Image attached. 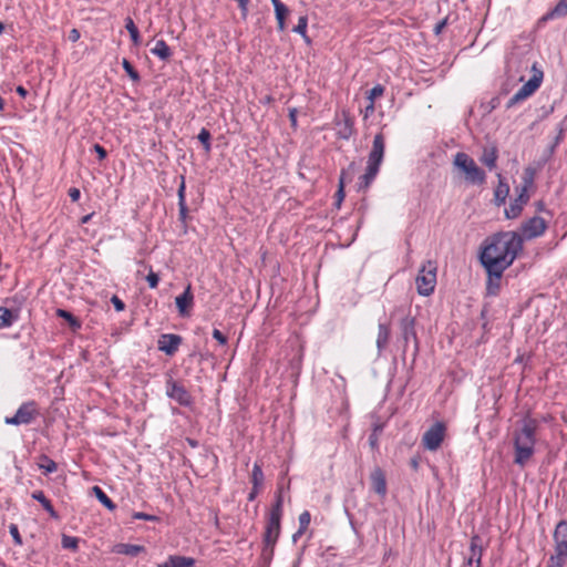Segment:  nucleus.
<instances>
[{
    "label": "nucleus",
    "instance_id": "f257e3e1",
    "mask_svg": "<svg viewBox=\"0 0 567 567\" xmlns=\"http://www.w3.org/2000/svg\"><path fill=\"white\" fill-rule=\"evenodd\" d=\"M522 247L520 237L513 231L501 233L489 238L481 254V261L493 278L498 281L503 271L509 267Z\"/></svg>",
    "mask_w": 567,
    "mask_h": 567
},
{
    "label": "nucleus",
    "instance_id": "f03ea898",
    "mask_svg": "<svg viewBox=\"0 0 567 567\" xmlns=\"http://www.w3.org/2000/svg\"><path fill=\"white\" fill-rule=\"evenodd\" d=\"M537 424L533 420L523 422L520 429L514 435L515 458L514 462L519 466H525L532 458L535 451V433Z\"/></svg>",
    "mask_w": 567,
    "mask_h": 567
},
{
    "label": "nucleus",
    "instance_id": "7ed1b4c3",
    "mask_svg": "<svg viewBox=\"0 0 567 567\" xmlns=\"http://www.w3.org/2000/svg\"><path fill=\"white\" fill-rule=\"evenodd\" d=\"M384 156V137L382 134L374 136L372 150L369 154L367 171L361 177L359 189H367L375 178Z\"/></svg>",
    "mask_w": 567,
    "mask_h": 567
},
{
    "label": "nucleus",
    "instance_id": "20e7f679",
    "mask_svg": "<svg viewBox=\"0 0 567 567\" xmlns=\"http://www.w3.org/2000/svg\"><path fill=\"white\" fill-rule=\"evenodd\" d=\"M454 167L463 175L464 179L473 185H482L485 182V173L475 161L466 153L458 152L453 159Z\"/></svg>",
    "mask_w": 567,
    "mask_h": 567
},
{
    "label": "nucleus",
    "instance_id": "39448f33",
    "mask_svg": "<svg viewBox=\"0 0 567 567\" xmlns=\"http://www.w3.org/2000/svg\"><path fill=\"white\" fill-rule=\"evenodd\" d=\"M436 264L434 261H426L422 265L415 278V286L417 293L427 297L434 292L436 286Z\"/></svg>",
    "mask_w": 567,
    "mask_h": 567
},
{
    "label": "nucleus",
    "instance_id": "423d86ee",
    "mask_svg": "<svg viewBox=\"0 0 567 567\" xmlns=\"http://www.w3.org/2000/svg\"><path fill=\"white\" fill-rule=\"evenodd\" d=\"M533 76L511 97L508 101V107L526 100L533 95L536 90L540 86L543 81V72L533 65Z\"/></svg>",
    "mask_w": 567,
    "mask_h": 567
},
{
    "label": "nucleus",
    "instance_id": "0eeeda50",
    "mask_svg": "<svg viewBox=\"0 0 567 567\" xmlns=\"http://www.w3.org/2000/svg\"><path fill=\"white\" fill-rule=\"evenodd\" d=\"M445 433L446 427L443 423L436 422L431 425L422 436V444L424 449L429 451H436L441 446L445 437Z\"/></svg>",
    "mask_w": 567,
    "mask_h": 567
},
{
    "label": "nucleus",
    "instance_id": "6e6552de",
    "mask_svg": "<svg viewBox=\"0 0 567 567\" xmlns=\"http://www.w3.org/2000/svg\"><path fill=\"white\" fill-rule=\"evenodd\" d=\"M38 415V409L34 402L22 404L17 413L11 417H6L4 422L10 425H22L31 423Z\"/></svg>",
    "mask_w": 567,
    "mask_h": 567
},
{
    "label": "nucleus",
    "instance_id": "1a4fd4ad",
    "mask_svg": "<svg viewBox=\"0 0 567 567\" xmlns=\"http://www.w3.org/2000/svg\"><path fill=\"white\" fill-rule=\"evenodd\" d=\"M555 553L554 557L567 558V523L559 522L554 533Z\"/></svg>",
    "mask_w": 567,
    "mask_h": 567
},
{
    "label": "nucleus",
    "instance_id": "9d476101",
    "mask_svg": "<svg viewBox=\"0 0 567 567\" xmlns=\"http://www.w3.org/2000/svg\"><path fill=\"white\" fill-rule=\"evenodd\" d=\"M166 394L181 405H189L192 396L188 391L179 383L168 380L166 384Z\"/></svg>",
    "mask_w": 567,
    "mask_h": 567
},
{
    "label": "nucleus",
    "instance_id": "9b49d317",
    "mask_svg": "<svg viewBox=\"0 0 567 567\" xmlns=\"http://www.w3.org/2000/svg\"><path fill=\"white\" fill-rule=\"evenodd\" d=\"M280 519L281 517L276 514H269L268 522L266 525L265 543L267 546L272 547L280 534Z\"/></svg>",
    "mask_w": 567,
    "mask_h": 567
},
{
    "label": "nucleus",
    "instance_id": "f8f14e48",
    "mask_svg": "<svg viewBox=\"0 0 567 567\" xmlns=\"http://www.w3.org/2000/svg\"><path fill=\"white\" fill-rule=\"evenodd\" d=\"M546 229V223L542 217H533L522 227V234L525 238L532 239L540 236Z\"/></svg>",
    "mask_w": 567,
    "mask_h": 567
},
{
    "label": "nucleus",
    "instance_id": "ddd939ff",
    "mask_svg": "<svg viewBox=\"0 0 567 567\" xmlns=\"http://www.w3.org/2000/svg\"><path fill=\"white\" fill-rule=\"evenodd\" d=\"M194 296L188 285L185 291L175 298V303L181 316H187L193 306Z\"/></svg>",
    "mask_w": 567,
    "mask_h": 567
},
{
    "label": "nucleus",
    "instance_id": "4468645a",
    "mask_svg": "<svg viewBox=\"0 0 567 567\" xmlns=\"http://www.w3.org/2000/svg\"><path fill=\"white\" fill-rule=\"evenodd\" d=\"M529 194L518 192V196L511 203L509 207L505 210L507 218H516L523 210V207L528 203Z\"/></svg>",
    "mask_w": 567,
    "mask_h": 567
},
{
    "label": "nucleus",
    "instance_id": "2eb2a0df",
    "mask_svg": "<svg viewBox=\"0 0 567 567\" xmlns=\"http://www.w3.org/2000/svg\"><path fill=\"white\" fill-rule=\"evenodd\" d=\"M181 341L176 334H163L158 340V349L171 355L177 351Z\"/></svg>",
    "mask_w": 567,
    "mask_h": 567
},
{
    "label": "nucleus",
    "instance_id": "dca6fc26",
    "mask_svg": "<svg viewBox=\"0 0 567 567\" xmlns=\"http://www.w3.org/2000/svg\"><path fill=\"white\" fill-rule=\"evenodd\" d=\"M384 93V87L381 84L375 85L370 91L367 92V99L369 104L362 111L363 117L368 118L370 115L374 113L375 106L374 101L381 97Z\"/></svg>",
    "mask_w": 567,
    "mask_h": 567
},
{
    "label": "nucleus",
    "instance_id": "f3484780",
    "mask_svg": "<svg viewBox=\"0 0 567 567\" xmlns=\"http://www.w3.org/2000/svg\"><path fill=\"white\" fill-rule=\"evenodd\" d=\"M370 478L373 491L383 497L386 494V481L383 471L379 467L374 468Z\"/></svg>",
    "mask_w": 567,
    "mask_h": 567
},
{
    "label": "nucleus",
    "instance_id": "a211bd4d",
    "mask_svg": "<svg viewBox=\"0 0 567 567\" xmlns=\"http://www.w3.org/2000/svg\"><path fill=\"white\" fill-rule=\"evenodd\" d=\"M270 1L275 9V16H276L277 24H278V30L284 31L286 29V18L289 16L290 10L280 0H270Z\"/></svg>",
    "mask_w": 567,
    "mask_h": 567
},
{
    "label": "nucleus",
    "instance_id": "6ab92c4d",
    "mask_svg": "<svg viewBox=\"0 0 567 567\" xmlns=\"http://www.w3.org/2000/svg\"><path fill=\"white\" fill-rule=\"evenodd\" d=\"M482 548L478 545V537L474 536L471 540V555L467 558L468 567H480Z\"/></svg>",
    "mask_w": 567,
    "mask_h": 567
},
{
    "label": "nucleus",
    "instance_id": "aec40b11",
    "mask_svg": "<svg viewBox=\"0 0 567 567\" xmlns=\"http://www.w3.org/2000/svg\"><path fill=\"white\" fill-rule=\"evenodd\" d=\"M195 560L184 556H169L167 560L159 564L158 567H193Z\"/></svg>",
    "mask_w": 567,
    "mask_h": 567
},
{
    "label": "nucleus",
    "instance_id": "412c9836",
    "mask_svg": "<svg viewBox=\"0 0 567 567\" xmlns=\"http://www.w3.org/2000/svg\"><path fill=\"white\" fill-rule=\"evenodd\" d=\"M535 175H536V169L534 167H532V166L526 167L523 172L522 185L518 188V192L528 194V192L534 186Z\"/></svg>",
    "mask_w": 567,
    "mask_h": 567
},
{
    "label": "nucleus",
    "instance_id": "4be33fe9",
    "mask_svg": "<svg viewBox=\"0 0 567 567\" xmlns=\"http://www.w3.org/2000/svg\"><path fill=\"white\" fill-rule=\"evenodd\" d=\"M113 551L121 555H127V556H136L137 554L144 551V547L140 545H132V544H116L113 547Z\"/></svg>",
    "mask_w": 567,
    "mask_h": 567
},
{
    "label": "nucleus",
    "instance_id": "5701e85b",
    "mask_svg": "<svg viewBox=\"0 0 567 567\" xmlns=\"http://www.w3.org/2000/svg\"><path fill=\"white\" fill-rule=\"evenodd\" d=\"M497 157L498 155L496 147H485L481 156V162L489 169H493L496 166Z\"/></svg>",
    "mask_w": 567,
    "mask_h": 567
},
{
    "label": "nucleus",
    "instance_id": "b1692460",
    "mask_svg": "<svg viewBox=\"0 0 567 567\" xmlns=\"http://www.w3.org/2000/svg\"><path fill=\"white\" fill-rule=\"evenodd\" d=\"M151 52L161 60H167L172 55L171 49L164 40H157Z\"/></svg>",
    "mask_w": 567,
    "mask_h": 567
},
{
    "label": "nucleus",
    "instance_id": "393cba45",
    "mask_svg": "<svg viewBox=\"0 0 567 567\" xmlns=\"http://www.w3.org/2000/svg\"><path fill=\"white\" fill-rule=\"evenodd\" d=\"M18 319V315L12 310L0 307V329L10 327Z\"/></svg>",
    "mask_w": 567,
    "mask_h": 567
},
{
    "label": "nucleus",
    "instance_id": "a878e982",
    "mask_svg": "<svg viewBox=\"0 0 567 567\" xmlns=\"http://www.w3.org/2000/svg\"><path fill=\"white\" fill-rule=\"evenodd\" d=\"M32 498H34L35 501L40 502V504L43 506V508L52 516V517H56V513L53 508V506L51 505V502L45 497V495L43 494V492L41 491H35L32 493Z\"/></svg>",
    "mask_w": 567,
    "mask_h": 567
},
{
    "label": "nucleus",
    "instance_id": "bb28decb",
    "mask_svg": "<svg viewBox=\"0 0 567 567\" xmlns=\"http://www.w3.org/2000/svg\"><path fill=\"white\" fill-rule=\"evenodd\" d=\"M38 466L40 470H42L45 474L53 473L56 471L58 465L56 463L48 457L47 455H41L38 462Z\"/></svg>",
    "mask_w": 567,
    "mask_h": 567
},
{
    "label": "nucleus",
    "instance_id": "cd10ccee",
    "mask_svg": "<svg viewBox=\"0 0 567 567\" xmlns=\"http://www.w3.org/2000/svg\"><path fill=\"white\" fill-rule=\"evenodd\" d=\"M56 315L60 318L65 319L69 322L70 327L73 329V331H76L81 328L80 321L75 317H73V315L70 313L69 311L63 310V309H58Z\"/></svg>",
    "mask_w": 567,
    "mask_h": 567
},
{
    "label": "nucleus",
    "instance_id": "c85d7f7f",
    "mask_svg": "<svg viewBox=\"0 0 567 567\" xmlns=\"http://www.w3.org/2000/svg\"><path fill=\"white\" fill-rule=\"evenodd\" d=\"M308 18L302 16L298 19L297 25L293 28V32L300 34L307 43L310 42L307 35Z\"/></svg>",
    "mask_w": 567,
    "mask_h": 567
},
{
    "label": "nucleus",
    "instance_id": "c756f323",
    "mask_svg": "<svg viewBox=\"0 0 567 567\" xmlns=\"http://www.w3.org/2000/svg\"><path fill=\"white\" fill-rule=\"evenodd\" d=\"M125 28L128 31L131 39L135 45H138L141 43V38L138 30L134 23V21L131 18H127L125 20Z\"/></svg>",
    "mask_w": 567,
    "mask_h": 567
},
{
    "label": "nucleus",
    "instance_id": "7c9ffc66",
    "mask_svg": "<svg viewBox=\"0 0 567 567\" xmlns=\"http://www.w3.org/2000/svg\"><path fill=\"white\" fill-rule=\"evenodd\" d=\"M92 491L95 494V496L97 497V499L104 506H106L110 509H114L115 508V505L113 504V502L109 498V496L99 486H94L92 488Z\"/></svg>",
    "mask_w": 567,
    "mask_h": 567
},
{
    "label": "nucleus",
    "instance_id": "2f4dec72",
    "mask_svg": "<svg viewBox=\"0 0 567 567\" xmlns=\"http://www.w3.org/2000/svg\"><path fill=\"white\" fill-rule=\"evenodd\" d=\"M251 483L255 487H260L264 483V473L258 464H255L252 467Z\"/></svg>",
    "mask_w": 567,
    "mask_h": 567
},
{
    "label": "nucleus",
    "instance_id": "473e14b6",
    "mask_svg": "<svg viewBox=\"0 0 567 567\" xmlns=\"http://www.w3.org/2000/svg\"><path fill=\"white\" fill-rule=\"evenodd\" d=\"M508 192V186L506 184L499 183L498 187L495 190V197L499 205L505 203Z\"/></svg>",
    "mask_w": 567,
    "mask_h": 567
},
{
    "label": "nucleus",
    "instance_id": "72a5a7b5",
    "mask_svg": "<svg viewBox=\"0 0 567 567\" xmlns=\"http://www.w3.org/2000/svg\"><path fill=\"white\" fill-rule=\"evenodd\" d=\"M311 516L309 512H302L299 516V530L298 534H302L309 526Z\"/></svg>",
    "mask_w": 567,
    "mask_h": 567
},
{
    "label": "nucleus",
    "instance_id": "f704fd0d",
    "mask_svg": "<svg viewBox=\"0 0 567 567\" xmlns=\"http://www.w3.org/2000/svg\"><path fill=\"white\" fill-rule=\"evenodd\" d=\"M389 338V329L384 324L379 326L378 347H383Z\"/></svg>",
    "mask_w": 567,
    "mask_h": 567
},
{
    "label": "nucleus",
    "instance_id": "c9c22d12",
    "mask_svg": "<svg viewBox=\"0 0 567 567\" xmlns=\"http://www.w3.org/2000/svg\"><path fill=\"white\" fill-rule=\"evenodd\" d=\"M79 539L72 536L64 535L62 538V546L65 549L76 550Z\"/></svg>",
    "mask_w": 567,
    "mask_h": 567
},
{
    "label": "nucleus",
    "instance_id": "e433bc0d",
    "mask_svg": "<svg viewBox=\"0 0 567 567\" xmlns=\"http://www.w3.org/2000/svg\"><path fill=\"white\" fill-rule=\"evenodd\" d=\"M198 140L202 142V144L204 145L205 147V151L206 152H209L210 151V133L206 130V128H203L199 134H198Z\"/></svg>",
    "mask_w": 567,
    "mask_h": 567
},
{
    "label": "nucleus",
    "instance_id": "4c0bfd02",
    "mask_svg": "<svg viewBox=\"0 0 567 567\" xmlns=\"http://www.w3.org/2000/svg\"><path fill=\"white\" fill-rule=\"evenodd\" d=\"M122 65L125 70V72L127 73V75L133 80V81H138L140 76H138V73L134 70V68L132 66V64L126 60L124 59L122 61Z\"/></svg>",
    "mask_w": 567,
    "mask_h": 567
},
{
    "label": "nucleus",
    "instance_id": "58836bf2",
    "mask_svg": "<svg viewBox=\"0 0 567 567\" xmlns=\"http://www.w3.org/2000/svg\"><path fill=\"white\" fill-rule=\"evenodd\" d=\"M282 495L281 492L278 493L276 504L272 506L270 514H276L278 517H281L282 515Z\"/></svg>",
    "mask_w": 567,
    "mask_h": 567
},
{
    "label": "nucleus",
    "instance_id": "ea45409f",
    "mask_svg": "<svg viewBox=\"0 0 567 567\" xmlns=\"http://www.w3.org/2000/svg\"><path fill=\"white\" fill-rule=\"evenodd\" d=\"M9 532H10V534H11L16 545L21 546L22 545V538H21V535L19 533L18 526L14 525V524H11L9 526Z\"/></svg>",
    "mask_w": 567,
    "mask_h": 567
},
{
    "label": "nucleus",
    "instance_id": "a19ab883",
    "mask_svg": "<svg viewBox=\"0 0 567 567\" xmlns=\"http://www.w3.org/2000/svg\"><path fill=\"white\" fill-rule=\"evenodd\" d=\"M567 13V0H561L554 9L553 16L560 17Z\"/></svg>",
    "mask_w": 567,
    "mask_h": 567
},
{
    "label": "nucleus",
    "instance_id": "79ce46f5",
    "mask_svg": "<svg viewBox=\"0 0 567 567\" xmlns=\"http://www.w3.org/2000/svg\"><path fill=\"white\" fill-rule=\"evenodd\" d=\"M178 198H179L181 210L184 212V209H185V183H184V181L182 182V184L178 188Z\"/></svg>",
    "mask_w": 567,
    "mask_h": 567
},
{
    "label": "nucleus",
    "instance_id": "37998d69",
    "mask_svg": "<svg viewBox=\"0 0 567 567\" xmlns=\"http://www.w3.org/2000/svg\"><path fill=\"white\" fill-rule=\"evenodd\" d=\"M146 280L151 288H156L158 285L159 278H158L157 274L150 271V274L146 277Z\"/></svg>",
    "mask_w": 567,
    "mask_h": 567
},
{
    "label": "nucleus",
    "instance_id": "c03bdc74",
    "mask_svg": "<svg viewBox=\"0 0 567 567\" xmlns=\"http://www.w3.org/2000/svg\"><path fill=\"white\" fill-rule=\"evenodd\" d=\"M133 518L135 519H144V520H157V517L156 516H153V515H148V514H145V513H141V512H136L133 514Z\"/></svg>",
    "mask_w": 567,
    "mask_h": 567
},
{
    "label": "nucleus",
    "instance_id": "a18cd8bd",
    "mask_svg": "<svg viewBox=\"0 0 567 567\" xmlns=\"http://www.w3.org/2000/svg\"><path fill=\"white\" fill-rule=\"evenodd\" d=\"M111 302L113 303L116 311H123L125 308L124 302L117 296H113L111 298Z\"/></svg>",
    "mask_w": 567,
    "mask_h": 567
},
{
    "label": "nucleus",
    "instance_id": "49530a36",
    "mask_svg": "<svg viewBox=\"0 0 567 567\" xmlns=\"http://www.w3.org/2000/svg\"><path fill=\"white\" fill-rule=\"evenodd\" d=\"M378 431H381L380 426H375L374 432L369 437V443L372 449H374L378 445Z\"/></svg>",
    "mask_w": 567,
    "mask_h": 567
},
{
    "label": "nucleus",
    "instance_id": "de8ad7c7",
    "mask_svg": "<svg viewBox=\"0 0 567 567\" xmlns=\"http://www.w3.org/2000/svg\"><path fill=\"white\" fill-rule=\"evenodd\" d=\"M565 559L551 556L547 567H563Z\"/></svg>",
    "mask_w": 567,
    "mask_h": 567
},
{
    "label": "nucleus",
    "instance_id": "09e8293b",
    "mask_svg": "<svg viewBox=\"0 0 567 567\" xmlns=\"http://www.w3.org/2000/svg\"><path fill=\"white\" fill-rule=\"evenodd\" d=\"M94 152L97 154L99 158L102 161L106 157V151L100 144H95L93 146Z\"/></svg>",
    "mask_w": 567,
    "mask_h": 567
},
{
    "label": "nucleus",
    "instance_id": "8fccbe9b",
    "mask_svg": "<svg viewBox=\"0 0 567 567\" xmlns=\"http://www.w3.org/2000/svg\"><path fill=\"white\" fill-rule=\"evenodd\" d=\"M213 337L220 343L225 344L227 342L226 337L217 329L213 331Z\"/></svg>",
    "mask_w": 567,
    "mask_h": 567
},
{
    "label": "nucleus",
    "instance_id": "3c124183",
    "mask_svg": "<svg viewBox=\"0 0 567 567\" xmlns=\"http://www.w3.org/2000/svg\"><path fill=\"white\" fill-rule=\"evenodd\" d=\"M343 187H344V181H343V174H342L341 177H340L339 189H338L339 202H341L343 199V196H344Z\"/></svg>",
    "mask_w": 567,
    "mask_h": 567
},
{
    "label": "nucleus",
    "instance_id": "603ef678",
    "mask_svg": "<svg viewBox=\"0 0 567 567\" xmlns=\"http://www.w3.org/2000/svg\"><path fill=\"white\" fill-rule=\"evenodd\" d=\"M69 196L73 202H76L80 198V190L78 188H71L69 190Z\"/></svg>",
    "mask_w": 567,
    "mask_h": 567
},
{
    "label": "nucleus",
    "instance_id": "864d4df0",
    "mask_svg": "<svg viewBox=\"0 0 567 567\" xmlns=\"http://www.w3.org/2000/svg\"><path fill=\"white\" fill-rule=\"evenodd\" d=\"M240 9H241V12H243V17L245 18L247 16V4H248V0H237Z\"/></svg>",
    "mask_w": 567,
    "mask_h": 567
},
{
    "label": "nucleus",
    "instance_id": "5fc2aeb1",
    "mask_svg": "<svg viewBox=\"0 0 567 567\" xmlns=\"http://www.w3.org/2000/svg\"><path fill=\"white\" fill-rule=\"evenodd\" d=\"M69 39L72 42H76L80 39V32L76 29H72L69 33Z\"/></svg>",
    "mask_w": 567,
    "mask_h": 567
},
{
    "label": "nucleus",
    "instance_id": "6e6d98bb",
    "mask_svg": "<svg viewBox=\"0 0 567 567\" xmlns=\"http://www.w3.org/2000/svg\"><path fill=\"white\" fill-rule=\"evenodd\" d=\"M289 117H290L291 124L293 126H296V124H297V110L296 109L289 110Z\"/></svg>",
    "mask_w": 567,
    "mask_h": 567
},
{
    "label": "nucleus",
    "instance_id": "4d7b16f0",
    "mask_svg": "<svg viewBox=\"0 0 567 567\" xmlns=\"http://www.w3.org/2000/svg\"><path fill=\"white\" fill-rule=\"evenodd\" d=\"M260 487L252 486L251 492L249 493L248 499L252 501L255 499L256 495L258 494Z\"/></svg>",
    "mask_w": 567,
    "mask_h": 567
},
{
    "label": "nucleus",
    "instance_id": "13d9d810",
    "mask_svg": "<svg viewBox=\"0 0 567 567\" xmlns=\"http://www.w3.org/2000/svg\"><path fill=\"white\" fill-rule=\"evenodd\" d=\"M17 93L22 96V97H25L27 96V90L23 87V86H18L17 87Z\"/></svg>",
    "mask_w": 567,
    "mask_h": 567
},
{
    "label": "nucleus",
    "instance_id": "bf43d9fd",
    "mask_svg": "<svg viewBox=\"0 0 567 567\" xmlns=\"http://www.w3.org/2000/svg\"><path fill=\"white\" fill-rule=\"evenodd\" d=\"M91 217H92V214H89V215L84 216V217L82 218V223H83V224L87 223V221L91 219Z\"/></svg>",
    "mask_w": 567,
    "mask_h": 567
},
{
    "label": "nucleus",
    "instance_id": "052dcab7",
    "mask_svg": "<svg viewBox=\"0 0 567 567\" xmlns=\"http://www.w3.org/2000/svg\"><path fill=\"white\" fill-rule=\"evenodd\" d=\"M4 107V103H3V100L0 97V111H2Z\"/></svg>",
    "mask_w": 567,
    "mask_h": 567
},
{
    "label": "nucleus",
    "instance_id": "680f3d73",
    "mask_svg": "<svg viewBox=\"0 0 567 567\" xmlns=\"http://www.w3.org/2000/svg\"><path fill=\"white\" fill-rule=\"evenodd\" d=\"M3 32V25L0 23V34Z\"/></svg>",
    "mask_w": 567,
    "mask_h": 567
},
{
    "label": "nucleus",
    "instance_id": "e2e57ef3",
    "mask_svg": "<svg viewBox=\"0 0 567 567\" xmlns=\"http://www.w3.org/2000/svg\"><path fill=\"white\" fill-rule=\"evenodd\" d=\"M441 29H442V25H437L436 31L440 32Z\"/></svg>",
    "mask_w": 567,
    "mask_h": 567
}]
</instances>
